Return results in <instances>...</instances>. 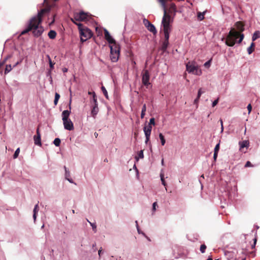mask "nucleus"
<instances>
[{"instance_id": "f257e3e1", "label": "nucleus", "mask_w": 260, "mask_h": 260, "mask_svg": "<svg viewBox=\"0 0 260 260\" xmlns=\"http://www.w3.org/2000/svg\"><path fill=\"white\" fill-rule=\"evenodd\" d=\"M50 10V7L42 9L36 16L32 17L29 21L28 27L21 31V35H23L31 30H33V34L35 36L39 37L42 35L44 31V28L42 26H39V24L42 21V16L47 13H48Z\"/></svg>"}, {"instance_id": "f03ea898", "label": "nucleus", "mask_w": 260, "mask_h": 260, "mask_svg": "<svg viewBox=\"0 0 260 260\" xmlns=\"http://www.w3.org/2000/svg\"><path fill=\"white\" fill-rule=\"evenodd\" d=\"M235 26L238 30L232 28L229 32L225 43L227 46L232 47L236 42L240 43L244 39V35L241 34L244 31V25L241 22H237Z\"/></svg>"}, {"instance_id": "7ed1b4c3", "label": "nucleus", "mask_w": 260, "mask_h": 260, "mask_svg": "<svg viewBox=\"0 0 260 260\" xmlns=\"http://www.w3.org/2000/svg\"><path fill=\"white\" fill-rule=\"evenodd\" d=\"M105 38L110 44V58L113 62H116L119 58L120 54V48L118 44H116L115 40L110 35L109 31L104 29Z\"/></svg>"}, {"instance_id": "20e7f679", "label": "nucleus", "mask_w": 260, "mask_h": 260, "mask_svg": "<svg viewBox=\"0 0 260 260\" xmlns=\"http://www.w3.org/2000/svg\"><path fill=\"white\" fill-rule=\"evenodd\" d=\"M172 21L161 22L162 30L164 34L165 40L163 41L161 46L162 50L165 51L169 45V39L170 32L171 30L170 23Z\"/></svg>"}, {"instance_id": "39448f33", "label": "nucleus", "mask_w": 260, "mask_h": 260, "mask_svg": "<svg viewBox=\"0 0 260 260\" xmlns=\"http://www.w3.org/2000/svg\"><path fill=\"white\" fill-rule=\"evenodd\" d=\"M75 24L78 26L81 41L82 42H85L92 37V31L88 28L84 26L80 23H75Z\"/></svg>"}, {"instance_id": "423d86ee", "label": "nucleus", "mask_w": 260, "mask_h": 260, "mask_svg": "<svg viewBox=\"0 0 260 260\" xmlns=\"http://www.w3.org/2000/svg\"><path fill=\"white\" fill-rule=\"evenodd\" d=\"M70 113L71 111L67 110H64L61 114L64 128L69 131H71L74 129L73 123L69 118Z\"/></svg>"}, {"instance_id": "0eeeda50", "label": "nucleus", "mask_w": 260, "mask_h": 260, "mask_svg": "<svg viewBox=\"0 0 260 260\" xmlns=\"http://www.w3.org/2000/svg\"><path fill=\"white\" fill-rule=\"evenodd\" d=\"M186 71L189 73L201 76L202 74V70L195 62H188L186 64Z\"/></svg>"}, {"instance_id": "6e6552de", "label": "nucleus", "mask_w": 260, "mask_h": 260, "mask_svg": "<svg viewBox=\"0 0 260 260\" xmlns=\"http://www.w3.org/2000/svg\"><path fill=\"white\" fill-rule=\"evenodd\" d=\"M93 99L90 101V103L91 104V115L92 117L94 118L96 117V115L98 114L99 109L98 108V104L97 102V99L96 98V95L95 92L93 93Z\"/></svg>"}, {"instance_id": "1a4fd4ad", "label": "nucleus", "mask_w": 260, "mask_h": 260, "mask_svg": "<svg viewBox=\"0 0 260 260\" xmlns=\"http://www.w3.org/2000/svg\"><path fill=\"white\" fill-rule=\"evenodd\" d=\"M90 16L87 14L83 12H80L74 14V18H72L71 20L75 24L77 23L76 21H86L89 19Z\"/></svg>"}, {"instance_id": "9d476101", "label": "nucleus", "mask_w": 260, "mask_h": 260, "mask_svg": "<svg viewBox=\"0 0 260 260\" xmlns=\"http://www.w3.org/2000/svg\"><path fill=\"white\" fill-rule=\"evenodd\" d=\"M158 2L161 4L163 10H164V16L162 17V21H172L173 19L171 18L170 15L167 14L166 6V1L165 0H157Z\"/></svg>"}, {"instance_id": "9b49d317", "label": "nucleus", "mask_w": 260, "mask_h": 260, "mask_svg": "<svg viewBox=\"0 0 260 260\" xmlns=\"http://www.w3.org/2000/svg\"><path fill=\"white\" fill-rule=\"evenodd\" d=\"M143 22L145 26L149 31L152 32L153 34H156L157 31L155 29V26L152 24H151L148 20L146 19H144Z\"/></svg>"}, {"instance_id": "f8f14e48", "label": "nucleus", "mask_w": 260, "mask_h": 260, "mask_svg": "<svg viewBox=\"0 0 260 260\" xmlns=\"http://www.w3.org/2000/svg\"><path fill=\"white\" fill-rule=\"evenodd\" d=\"M239 149L241 151L246 152L249 146V142L248 140H244L239 142Z\"/></svg>"}, {"instance_id": "ddd939ff", "label": "nucleus", "mask_w": 260, "mask_h": 260, "mask_svg": "<svg viewBox=\"0 0 260 260\" xmlns=\"http://www.w3.org/2000/svg\"><path fill=\"white\" fill-rule=\"evenodd\" d=\"M149 74L148 71L146 70L142 74V83L143 84L148 87L150 84L149 82Z\"/></svg>"}, {"instance_id": "4468645a", "label": "nucleus", "mask_w": 260, "mask_h": 260, "mask_svg": "<svg viewBox=\"0 0 260 260\" xmlns=\"http://www.w3.org/2000/svg\"><path fill=\"white\" fill-rule=\"evenodd\" d=\"M34 140L35 142V144L37 145L41 146V135L39 133V129L37 130V136H35L34 137Z\"/></svg>"}, {"instance_id": "2eb2a0df", "label": "nucleus", "mask_w": 260, "mask_h": 260, "mask_svg": "<svg viewBox=\"0 0 260 260\" xmlns=\"http://www.w3.org/2000/svg\"><path fill=\"white\" fill-rule=\"evenodd\" d=\"M152 130L151 125H146L144 127V132L145 136H150Z\"/></svg>"}, {"instance_id": "dca6fc26", "label": "nucleus", "mask_w": 260, "mask_h": 260, "mask_svg": "<svg viewBox=\"0 0 260 260\" xmlns=\"http://www.w3.org/2000/svg\"><path fill=\"white\" fill-rule=\"evenodd\" d=\"M204 92L202 91V88L199 89L198 93L197 98L194 100V104L197 105V107H198V104L199 102V99L200 98L202 94Z\"/></svg>"}, {"instance_id": "f3484780", "label": "nucleus", "mask_w": 260, "mask_h": 260, "mask_svg": "<svg viewBox=\"0 0 260 260\" xmlns=\"http://www.w3.org/2000/svg\"><path fill=\"white\" fill-rule=\"evenodd\" d=\"M260 38V32L258 30L255 31L254 34H253L252 37V41H255L258 38Z\"/></svg>"}, {"instance_id": "a211bd4d", "label": "nucleus", "mask_w": 260, "mask_h": 260, "mask_svg": "<svg viewBox=\"0 0 260 260\" xmlns=\"http://www.w3.org/2000/svg\"><path fill=\"white\" fill-rule=\"evenodd\" d=\"M254 46L255 44L253 42L251 43L250 46L247 48V52L248 54H251L253 52Z\"/></svg>"}, {"instance_id": "6ab92c4d", "label": "nucleus", "mask_w": 260, "mask_h": 260, "mask_svg": "<svg viewBox=\"0 0 260 260\" xmlns=\"http://www.w3.org/2000/svg\"><path fill=\"white\" fill-rule=\"evenodd\" d=\"M176 12V8H175V5L174 4H172L170 6V7L169 8V10L168 11V14L170 15V13L171 14L172 13H175Z\"/></svg>"}, {"instance_id": "aec40b11", "label": "nucleus", "mask_w": 260, "mask_h": 260, "mask_svg": "<svg viewBox=\"0 0 260 260\" xmlns=\"http://www.w3.org/2000/svg\"><path fill=\"white\" fill-rule=\"evenodd\" d=\"M38 211H39V205L38 203L37 204H36L35 205V208L34 209V211H33V212H34L33 218L35 220L36 219V214L38 212Z\"/></svg>"}, {"instance_id": "412c9836", "label": "nucleus", "mask_w": 260, "mask_h": 260, "mask_svg": "<svg viewBox=\"0 0 260 260\" xmlns=\"http://www.w3.org/2000/svg\"><path fill=\"white\" fill-rule=\"evenodd\" d=\"M56 33L54 30H51L48 32V36L51 39H54L56 37Z\"/></svg>"}, {"instance_id": "4be33fe9", "label": "nucleus", "mask_w": 260, "mask_h": 260, "mask_svg": "<svg viewBox=\"0 0 260 260\" xmlns=\"http://www.w3.org/2000/svg\"><path fill=\"white\" fill-rule=\"evenodd\" d=\"M160 180H161L162 184L166 187L167 186V183L165 180L164 173L162 172V171H161V172L160 174Z\"/></svg>"}, {"instance_id": "5701e85b", "label": "nucleus", "mask_w": 260, "mask_h": 260, "mask_svg": "<svg viewBox=\"0 0 260 260\" xmlns=\"http://www.w3.org/2000/svg\"><path fill=\"white\" fill-rule=\"evenodd\" d=\"M146 111V104H144V105L143 106L142 109V111H141V118H143L144 117Z\"/></svg>"}, {"instance_id": "b1692460", "label": "nucleus", "mask_w": 260, "mask_h": 260, "mask_svg": "<svg viewBox=\"0 0 260 260\" xmlns=\"http://www.w3.org/2000/svg\"><path fill=\"white\" fill-rule=\"evenodd\" d=\"M159 138L160 140L161 145L162 146H164L166 143V140H165L164 136H163V135L161 133H160L159 134Z\"/></svg>"}, {"instance_id": "393cba45", "label": "nucleus", "mask_w": 260, "mask_h": 260, "mask_svg": "<svg viewBox=\"0 0 260 260\" xmlns=\"http://www.w3.org/2000/svg\"><path fill=\"white\" fill-rule=\"evenodd\" d=\"M205 12H203V13H202V12H198V19H199L200 20H202L204 19V14H205Z\"/></svg>"}, {"instance_id": "a878e982", "label": "nucleus", "mask_w": 260, "mask_h": 260, "mask_svg": "<svg viewBox=\"0 0 260 260\" xmlns=\"http://www.w3.org/2000/svg\"><path fill=\"white\" fill-rule=\"evenodd\" d=\"M101 89H102L105 96L106 98V99H108L109 96H108V92H107L106 89L105 88V87L104 86H102Z\"/></svg>"}, {"instance_id": "bb28decb", "label": "nucleus", "mask_w": 260, "mask_h": 260, "mask_svg": "<svg viewBox=\"0 0 260 260\" xmlns=\"http://www.w3.org/2000/svg\"><path fill=\"white\" fill-rule=\"evenodd\" d=\"M12 69V68L10 64L7 65L6 67L5 74H6L10 72Z\"/></svg>"}, {"instance_id": "cd10ccee", "label": "nucleus", "mask_w": 260, "mask_h": 260, "mask_svg": "<svg viewBox=\"0 0 260 260\" xmlns=\"http://www.w3.org/2000/svg\"><path fill=\"white\" fill-rule=\"evenodd\" d=\"M53 143L56 146H59L60 144V140L59 138H55Z\"/></svg>"}, {"instance_id": "c85d7f7f", "label": "nucleus", "mask_w": 260, "mask_h": 260, "mask_svg": "<svg viewBox=\"0 0 260 260\" xmlns=\"http://www.w3.org/2000/svg\"><path fill=\"white\" fill-rule=\"evenodd\" d=\"M87 221L90 223L91 226L93 230L94 231V232H96V226L95 223L90 222L88 219H87Z\"/></svg>"}, {"instance_id": "c756f323", "label": "nucleus", "mask_w": 260, "mask_h": 260, "mask_svg": "<svg viewBox=\"0 0 260 260\" xmlns=\"http://www.w3.org/2000/svg\"><path fill=\"white\" fill-rule=\"evenodd\" d=\"M19 153H20V149H19V148H17V149L16 150V151H15V153H14V155H13L14 158H17V157H18V155H19Z\"/></svg>"}, {"instance_id": "7c9ffc66", "label": "nucleus", "mask_w": 260, "mask_h": 260, "mask_svg": "<svg viewBox=\"0 0 260 260\" xmlns=\"http://www.w3.org/2000/svg\"><path fill=\"white\" fill-rule=\"evenodd\" d=\"M206 249V246L205 244L201 245L200 247V251L202 253H204Z\"/></svg>"}, {"instance_id": "2f4dec72", "label": "nucleus", "mask_w": 260, "mask_h": 260, "mask_svg": "<svg viewBox=\"0 0 260 260\" xmlns=\"http://www.w3.org/2000/svg\"><path fill=\"white\" fill-rule=\"evenodd\" d=\"M47 57L49 59L50 67L51 69H52L53 68V66L54 63H52L51 59L49 55H47Z\"/></svg>"}, {"instance_id": "473e14b6", "label": "nucleus", "mask_w": 260, "mask_h": 260, "mask_svg": "<svg viewBox=\"0 0 260 260\" xmlns=\"http://www.w3.org/2000/svg\"><path fill=\"white\" fill-rule=\"evenodd\" d=\"M155 124V120L154 118H151L149 120V123L148 125H154Z\"/></svg>"}, {"instance_id": "72a5a7b5", "label": "nucleus", "mask_w": 260, "mask_h": 260, "mask_svg": "<svg viewBox=\"0 0 260 260\" xmlns=\"http://www.w3.org/2000/svg\"><path fill=\"white\" fill-rule=\"evenodd\" d=\"M211 60H208V61H206V62L204 63V66L206 68H209V67H210V65H211Z\"/></svg>"}, {"instance_id": "f704fd0d", "label": "nucleus", "mask_w": 260, "mask_h": 260, "mask_svg": "<svg viewBox=\"0 0 260 260\" xmlns=\"http://www.w3.org/2000/svg\"><path fill=\"white\" fill-rule=\"evenodd\" d=\"M219 146H220L219 143H218L217 144H216V145L215 146V147L214 148V152L218 153L219 149Z\"/></svg>"}, {"instance_id": "c9c22d12", "label": "nucleus", "mask_w": 260, "mask_h": 260, "mask_svg": "<svg viewBox=\"0 0 260 260\" xmlns=\"http://www.w3.org/2000/svg\"><path fill=\"white\" fill-rule=\"evenodd\" d=\"M64 169H65V171H66V174H65L66 175V179H67V178H70V175L69 172L67 170V168L66 167H64Z\"/></svg>"}, {"instance_id": "e433bc0d", "label": "nucleus", "mask_w": 260, "mask_h": 260, "mask_svg": "<svg viewBox=\"0 0 260 260\" xmlns=\"http://www.w3.org/2000/svg\"><path fill=\"white\" fill-rule=\"evenodd\" d=\"M157 206V202H154L152 205V211L154 212L156 210V207Z\"/></svg>"}, {"instance_id": "4c0bfd02", "label": "nucleus", "mask_w": 260, "mask_h": 260, "mask_svg": "<svg viewBox=\"0 0 260 260\" xmlns=\"http://www.w3.org/2000/svg\"><path fill=\"white\" fill-rule=\"evenodd\" d=\"M247 108L248 111V114H250L252 110V106L251 104H248Z\"/></svg>"}, {"instance_id": "58836bf2", "label": "nucleus", "mask_w": 260, "mask_h": 260, "mask_svg": "<svg viewBox=\"0 0 260 260\" xmlns=\"http://www.w3.org/2000/svg\"><path fill=\"white\" fill-rule=\"evenodd\" d=\"M218 100L219 99H217L216 100L213 102L212 103V107L215 106L218 103Z\"/></svg>"}, {"instance_id": "ea45409f", "label": "nucleus", "mask_w": 260, "mask_h": 260, "mask_svg": "<svg viewBox=\"0 0 260 260\" xmlns=\"http://www.w3.org/2000/svg\"><path fill=\"white\" fill-rule=\"evenodd\" d=\"M143 152L142 150H141L138 153V157L139 158H143Z\"/></svg>"}, {"instance_id": "a19ab883", "label": "nucleus", "mask_w": 260, "mask_h": 260, "mask_svg": "<svg viewBox=\"0 0 260 260\" xmlns=\"http://www.w3.org/2000/svg\"><path fill=\"white\" fill-rule=\"evenodd\" d=\"M10 56H8L3 61V62H0V67L1 66H2L4 63L5 62H6V61L7 60V59L10 57Z\"/></svg>"}, {"instance_id": "79ce46f5", "label": "nucleus", "mask_w": 260, "mask_h": 260, "mask_svg": "<svg viewBox=\"0 0 260 260\" xmlns=\"http://www.w3.org/2000/svg\"><path fill=\"white\" fill-rule=\"evenodd\" d=\"M59 98H60V95L58 93L56 92L55 94V99H54L59 100Z\"/></svg>"}, {"instance_id": "37998d69", "label": "nucleus", "mask_w": 260, "mask_h": 260, "mask_svg": "<svg viewBox=\"0 0 260 260\" xmlns=\"http://www.w3.org/2000/svg\"><path fill=\"white\" fill-rule=\"evenodd\" d=\"M253 240H254V243H253V244L251 246L252 248H254L255 247V244H256V241H257L256 238V237L254 238Z\"/></svg>"}, {"instance_id": "c03bdc74", "label": "nucleus", "mask_w": 260, "mask_h": 260, "mask_svg": "<svg viewBox=\"0 0 260 260\" xmlns=\"http://www.w3.org/2000/svg\"><path fill=\"white\" fill-rule=\"evenodd\" d=\"M250 167H253V165H252L251 164H245V165L244 166L245 168Z\"/></svg>"}, {"instance_id": "a18cd8bd", "label": "nucleus", "mask_w": 260, "mask_h": 260, "mask_svg": "<svg viewBox=\"0 0 260 260\" xmlns=\"http://www.w3.org/2000/svg\"><path fill=\"white\" fill-rule=\"evenodd\" d=\"M92 248L93 249V251H95L97 249L96 247V244L94 243L92 245Z\"/></svg>"}, {"instance_id": "49530a36", "label": "nucleus", "mask_w": 260, "mask_h": 260, "mask_svg": "<svg viewBox=\"0 0 260 260\" xmlns=\"http://www.w3.org/2000/svg\"><path fill=\"white\" fill-rule=\"evenodd\" d=\"M102 248L101 247L99 250V252H98V253H99V257H101V253H102Z\"/></svg>"}, {"instance_id": "de8ad7c7", "label": "nucleus", "mask_w": 260, "mask_h": 260, "mask_svg": "<svg viewBox=\"0 0 260 260\" xmlns=\"http://www.w3.org/2000/svg\"><path fill=\"white\" fill-rule=\"evenodd\" d=\"M145 137H146L145 142H146V143H147L149 140L150 136H145Z\"/></svg>"}, {"instance_id": "09e8293b", "label": "nucleus", "mask_w": 260, "mask_h": 260, "mask_svg": "<svg viewBox=\"0 0 260 260\" xmlns=\"http://www.w3.org/2000/svg\"><path fill=\"white\" fill-rule=\"evenodd\" d=\"M217 153H217V152H216V153L214 152V159L215 160H216V157L217 156Z\"/></svg>"}, {"instance_id": "8fccbe9b", "label": "nucleus", "mask_w": 260, "mask_h": 260, "mask_svg": "<svg viewBox=\"0 0 260 260\" xmlns=\"http://www.w3.org/2000/svg\"><path fill=\"white\" fill-rule=\"evenodd\" d=\"M21 62V61H17L13 66V68L15 67L16 66H17L18 64H19Z\"/></svg>"}, {"instance_id": "3c124183", "label": "nucleus", "mask_w": 260, "mask_h": 260, "mask_svg": "<svg viewBox=\"0 0 260 260\" xmlns=\"http://www.w3.org/2000/svg\"><path fill=\"white\" fill-rule=\"evenodd\" d=\"M58 101V100L54 99V104L55 105H56L57 104Z\"/></svg>"}, {"instance_id": "603ef678", "label": "nucleus", "mask_w": 260, "mask_h": 260, "mask_svg": "<svg viewBox=\"0 0 260 260\" xmlns=\"http://www.w3.org/2000/svg\"><path fill=\"white\" fill-rule=\"evenodd\" d=\"M71 183H73V180L72 179H71L70 178H67V179Z\"/></svg>"}, {"instance_id": "864d4df0", "label": "nucleus", "mask_w": 260, "mask_h": 260, "mask_svg": "<svg viewBox=\"0 0 260 260\" xmlns=\"http://www.w3.org/2000/svg\"><path fill=\"white\" fill-rule=\"evenodd\" d=\"M62 71L63 72L65 73V72H67L68 71V69L67 68H63L62 69Z\"/></svg>"}, {"instance_id": "5fc2aeb1", "label": "nucleus", "mask_w": 260, "mask_h": 260, "mask_svg": "<svg viewBox=\"0 0 260 260\" xmlns=\"http://www.w3.org/2000/svg\"><path fill=\"white\" fill-rule=\"evenodd\" d=\"M71 98H70V104H69L70 110H71Z\"/></svg>"}, {"instance_id": "6e6d98bb", "label": "nucleus", "mask_w": 260, "mask_h": 260, "mask_svg": "<svg viewBox=\"0 0 260 260\" xmlns=\"http://www.w3.org/2000/svg\"><path fill=\"white\" fill-rule=\"evenodd\" d=\"M220 124L221 125V127L222 126V125H223V121L222 120V119H220Z\"/></svg>"}, {"instance_id": "4d7b16f0", "label": "nucleus", "mask_w": 260, "mask_h": 260, "mask_svg": "<svg viewBox=\"0 0 260 260\" xmlns=\"http://www.w3.org/2000/svg\"><path fill=\"white\" fill-rule=\"evenodd\" d=\"M223 131V126L222 125V126L221 127V130H220V133H222Z\"/></svg>"}, {"instance_id": "13d9d810", "label": "nucleus", "mask_w": 260, "mask_h": 260, "mask_svg": "<svg viewBox=\"0 0 260 260\" xmlns=\"http://www.w3.org/2000/svg\"><path fill=\"white\" fill-rule=\"evenodd\" d=\"M93 92H90V91H89L88 93V94L92 95V96H93Z\"/></svg>"}, {"instance_id": "bf43d9fd", "label": "nucleus", "mask_w": 260, "mask_h": 260, "mask_svg": "<svg viewBox=\"0 0 260 260\" xmlns=\"http://www.w3.org/2000/svg\"><path fill=\"white\" fill-rule=\"evenodd\" d=\"M69 92H70V95L71 96L72 95V91H71V88H70V89H69Z\"/></svg>"}, {"instance_id": "052dcab7", "label": "nucleus", "mask_w": 260, "mask_h": 260, "mask_svg": "<svg viewBox=\"0 0 260 260\" xmlns=\"http://www.w3.org/2000/svg\"><path fill=\"white\" fill-rule=\"evenodd\" d=\"M207 260H213L211 257H208V258Z\"/></svg>"}, {"instance_id": "680f3d73", "label": "nucleus", "mask_w": 260, "mask_h": 260, "mask_svg": "<svg viewBox=\"0 0 260 260\" xmlns=\"http://www.w3.org/2000/svg\"><path fill=\"white\" fill-rule=\"evenodd\" d=\"M54 20L53 19V20H52V21L50 23V24H52V23L54 22Z\"/></svg>"}, {"instance_id": "e2e57ef3", "label": "nucleus", "mask_w": 260, "mask_h": 260, "mask_svg": "<svg viewBox=\"0 0 260 260\" xmlns=\"http://www.w3.org/2000/svg\"><path fill=\"white\" fill-rule=\"evenodd\" d=\"M245 257H242L241 260H245Z\"/></svg>"}, {"instance_id": "0e129e2a", "label": "nucleus", "mask_w": 260, "mask_h": 260, "mask_svg": "<svg viewBox=\"0 0 260 260\" xmlns=\"http://www.w3.org/2000/svg\"><path fill=\"white\" fill-rule=\"evenodd\" d=\"M94 135H95V136L96 137V136H98V134L97 133H94Z\"/></svg>"}, {"instance_id": "69168bd1", "label": "nucleus", "mask_w": 260, "mask_h": 260, "mask_svg": "<svg viewBox=\"0 0 260 260\" xmlns=\"http://www.w3.org/2000/svg\"><path fill=\"white\" fill-rule=\"evenodd\" d=\"M136 160H137V161H138V158H137V156L136 157Z\"/></svg>"}, {"instance_id": "338daca9", "label": "nucleus", "mask_w": 260, "mask_h": 260, "mask_svg": "<svg viewBox=\"0 0 260 260\" xmlns=\"http://www.w3.org/2000/svg\"><path fill=\"white\" fill-rule=\"evenodd\" d=\"M134 168H136V165H135V164H134Z\"/></svg>"}, {"instance_id": "774afa93", "label": "nucleus", "mask_w": 260, "mask_h": 260, "mask_svg": "<svg viewBox=\"0 0 260 260\" xmlns=\"http://www.w3.org/2000/svg\"><path fill=\"white\" fill-rule=\"evenodd\" d=\"M72 212H73V213H75V211H74V210H72Z\"/></svg>"}]
</instances>
